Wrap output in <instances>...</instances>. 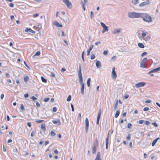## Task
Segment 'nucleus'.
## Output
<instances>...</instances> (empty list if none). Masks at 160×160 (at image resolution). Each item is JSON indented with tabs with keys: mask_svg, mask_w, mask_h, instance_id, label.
<instances>
[{
	"mask_svg": "<svg viewBox=\"0 0 160 160\" xmlns=\"http://www.w3.org/2000/svg\"><path fill=\"white\" fill-rule=\"evenodd\" d=\"M140 14V18H142L143 20L147 22H152V18L150 16L146 13H142Z\"/></svg>",
	"mask_w": 160,
	"mask_h": 160,
	"instance_id": "obj_1",
	"label": "nucleus"
},
{
	"mask_svg": "<svg viewBox=\"0 0 160 160\" xmlns=\"http://www.w3.org/2000/svg\"><path fill=\"white\" fill-rule=\"evenodd\" d=\"M141 13H137L135 12H130L128 13V17L129 18H140Z\"/></svg>",
	"mask_w": 160,
	"mask_h": 160,
	"instance_id": "obj_2",
	"label": "nucleus"
},
{
	"mask_svg": "<svg viewBox=\"0 0 160 160\" xmlns=\"http://www.w3.org/2000/svg\"><path fill=\"white\" fill-rule=\"evenodd\" d=\"M79 79V81L81 84V92L82 94L83 95L84 94V84L83 82V78H80Z\"/></svg>",
	"mask_w": 160,
	"mask_h": 160,
	"instance_id": "obj_3",
	"label": "nucleus"
},
{
	"mask_svg": "<svg viewBox=\"0 0 160 160\" xmlns=\"http://www.w3.org/2000/svg\"><path fill=\"white\" fill-rule=\"evenodd\" d=\"M100 24L103 28V29L102 31V33H104L105 32H108V28L104 23L103 22H101Z\"/></svg>",
	"mask_w": 160,
	"mask_h": 160,
	"instance_id": "obj_4",
	"label": "nucleus"
},
{
	"mask_svg": "<svg viewBox=\"0 0 160 160\" xmlns=\"http://www.w3.org/2000/svg\"><path fill=\"white\" fill-rule=\"evenodd\" d=\"M63 2L68 8H72V4L69 0H63Z\"/></svg>",
	"mask_w": 160,
	"mask_h": 160,
	"instance_id": "obj_5",
	"label": "nucleus"
},
{
	"mask_svg": "<svg viewBox=\"0 0 160 160\" xmlns=\"http://www.w3.org/2000/svg\"><path fill=\"white\" fill-rule=\"evenodd\" d=\"M146 83L143 82H139L136 84L135 85V87L137 88H138L139 87H143L146 85Z\"/></svg>",
	"mask_w": 160,
	"mask_h": 160,
	"instance_id": "obj_6",
	"label": "nucleus"
},
{
	"mask_svg": "<svg viewBox=\"0 0 160 160\" xmlns=\"http://www.w3.org/2000/svg\"><path fill=\"white\" fill-rule=\"evenodd\" d=\"M82 68L80 64H79V67L78 71V75L79 79L82 78V77L81 73Z\"/></svg>",
	"mask_w": 160,
	"mask_h": 160,
	"instance_id": "obj_7",
	"label": "nucleus"
},
{
	"mask_svg": "<svg viewBox=\"0 0 160 160\" xmlns=\"http://www.w3.org/2000/svg\"><path fill=\"white\" fill-rule=\"evenodd\" d=\"M85 130L86 132H88V128L89 125V121L87 118H86L85 119Z\"/></svg>",
	"mask_w": 160,
	"mask_h": 160,
	"instance_id": "obj_8",
	"label": "nucleus"
},
{
	"mask_svg": "<svg viewBox=\"0 0 160 160\" xmlns=\"http://www.w3.org/2000/svg\"><path fill=\"white\" fill-rule=\"evenodd\" d=\"M112 75L113 79H115L116 78L117 75L115 71V68L114 67L112 68Z\"/></svg>",
	"mask_w": 160,
	"mask_h": 160,
	"instance_id": "obj_9",
	"label": "nucleus"
},
{
	"mask_svg": "<svg viewBox=\"0 0 160 160\" xmlns=\"http://www.w3.org/2000/svg\"><path fill=\"white\" fill-rule=\"evenodd\" d=\"M52 122L54 124L58 126H59L61 124V122L60 121V120L58 119L53 120L52 121Z\"/></svg>",
	"mask_w": 160,
	"mask_h": 160,
	"instance_id": "obj_10",
	"label": "nucleus"
},
{
	"mask_svg": "<svg viewBox=\"0 0 160 160\" xmlns=\"http://www.w3.org/2000/svg\"><path fill=\"white\" fill-rule=\"evenodd\" d=\"M101 109H100L99 110V112H98L97 118V124L98 125L99 124V121L100 118L101 114Z\"/></svg>",
	"mask_w": 160,
	"mask_h": 160,
	"instance_id": "obj_11",
	"label": "nucleus"
},
{
	"mask_svg": "<svg viewBox=\"0 0 160 160\" xmlns=\"http://www.w3.org/2000/svg\"><path fill=\"white\" fill-rule=\"evenodd\" d=\"M25 31L26 32L31 33L33 34H35V32L32 30L30 28H27L25 29Z\"/></svg>",
	"mask_w": 160,
	"mask_h": 160,
	"instance_id": "obj_12",
	"label": "nucleus"
},
{
	"mask_svg": "<svg viewBox=\"0 0 160 160\" xmlns=\"http://www.w3.org/2000/svg\"><path fill=\"white\" fill-rule=\"evenodd\" d=\"M109 133L108 134V136L107 138L106 139V142H105V144H106V149H107L108 148V139H109Z\"/></svg>",
	"mask_w": 160,
	"mask_h": 160,
	"instance_id": "obj_13",
	"label": "nucleus"
},
{
	"mask_svg": "<svg viewBox=\"0 0 160 160\" xmlns=\"http://www.w3.org/2000/svg\"><path fill=\"white\" fill-rule=\"evenodd\" d=\"M120 31V29L119 28H117L113 30V33L114 34H117L119 33Z\"/></svg>",
	"mask_w": 160,
	"mask_h": 160,
	"instance_id": "obj_14",
	"label": "nucleus"
},
{
	"mask_svg": "<svg viewBox=\"0 0 160 160\" xmlns=\"http://www.w3.org/2000/svg\"><path fill=\"white\" fill-rule=\"evenodd\" d=\"M93 47H94V45H92L91 46H90L89 48L87 51V56L89 55L90 52L92 50Z\"/></svg>",
	"mask_w": 160,
	"mask_h": 160,
	"instance_id": "obj_15",
	"label": "nucleus"
},
{
	"mask_svg": "<svg viewBox=\"0 0 160 160\" xmlns=\"http://www.w3.org/2000/svg\"><path fill=\"white\" fill-rule=\"evenodd\" d=\"M160 139V138L158 137L154 139L152 143V146H154L155 144L157 143V141Z\"/></svg>",
	"mask_w": 160,
	"mask_h": 160,
	"instance_id": "obj_16",
	"label": "nucleus"
},
{
	"mask_svg": "<svg viewBox=\"0 0 160 160\" xmlns=\"http://www.w3.org/2000/svg\"><path fill=\"white\" fill-rule=\"evenodd\" d=\"M118 103V99L117 100L116 102L114 105V111H115L117 108V106Z\"/></svg>",
	"mask_w": 160,
	"mask_h": 160,
	"instance_id": "obj_17",
	"label": "nucleus"
},
{
	"mask_svg": "<svg viewBox=\"0 0 160 160\" xmlns=\"http://www.w3.org/2000/svg\"><path fill=\"white\" fill-rule=\"evenodd\" d=\"M54 24L55 25L57 26L58 27H62V25L59 24L58 22H54Z\"/></svg>",
	"mask_w": 160,
	"mask_h": 160,
	"instance_id": "obj_18",
	"label": "nucleus"
},
{
	"mask_svg": "<svg viewBox=\"0 0 160 160\" xmlns=\"http://www.w3.org/2000/svg\"><path fill=\"white\" fill-rule=\"evenodd\" d=\"M96 66L98 68H99L101 67V64L100 62L99 61H97L96 63Z\"/></svg>",
	"mask_w": 160,
	"mask_h": 160,
	"instance_id": "obj_19",
	"label": "nucleus"
},
{
	"mask_svg": "<svg viewBox=\"0 0 160 160\" xmlns=\"http://www.w3.org/2000/svg\"><path fill=\"white\" fill-rule=\"evenodd\" d=\"M138 46L140 48H144L145 46L143 44L141 43H139L138 44Z\"/></svg>",
	"mask_w": 160,
	"mask_h": 160,
	"instance_id": "obj_20",
	"label": "nucleus"
},
{
	"mask_svg": "<svg viewBox=\"0 0 160 160\" xmlns=\"http://www.w3.org/2000/svg\"><path fill=\"white\" fill-rule=\"evenodd\" d=\"M101 154L99 152H97V156L95 159H101L100 158Z\"/></svg>",
	"mask_w": 160,
	"mask_h": 160,
	"instance_id": "obj_21",
	"label": "nucleus"
},
{
	"mask_svg": "<svg viewBox=\"0 0 160 160\" xmlns=\"http://www.w3.org/2000/svg\"><path fill=\"white\" fill-rule=\"evenodd\" d=\"M132 3L135 5L139 3L138 0H132Z\"/></svg>",
	"mask_w": 160,
	"mask_h": 160,
	"instance_id": "obj_22",
	"label": "nucleus"
},
{
	"mask_svg": "<svg viewBox=\"0 0 160 160\" xmlns=\"http://www.w3.org/2000/svg\"><path fill=\"white\" fill-rule=\"evenodd\" d=\"M120 113V111L119 110H117L116 113L115 115V118H117L119 115V114Z\"/></svg>",
	"mask_w": 160,
	"mask_h": 160,
	"instance_id": "obj_23",
	"label": "nucleus"
},
{
	"mask_svg": "<svg viewBox=\"0 0 160 160\" xmlns=\"http://www.w3.org/2000/svg\"><path fill=\"white\" fill-rule=\"evenodd\" d=\"M13 154H14L15 155H17V154H18V151L17 149V148H15L13 150Z\"/></svg>",
	"mask_w": 160,
	"mask_h": 160,
	"instance_id": "obj_24",
	"label": "nucleus"
},
{
	"mask_svg": "<svg viewBox=\"0 0 160 160\" xmlns=\"http://www.w3.org/2000/svg\"><path fill=\"white\" fill-rule=\"evenodd\" d=\"M98 145V141L97 140H96L94 142L93 144V147H96Z\"/></svg>",
	"mask_w": 160,
	"mask_h": 160,
	"instance_id": "obj_25",
	"label": "nucleus"
},
{
	"mask_svg": "<svg viewBox=\"0 0 160 160\" xmlns=\"http://www.w3.org/2000/svg\"><path fill=\"white\" fill-rule=\"evenodd\" d=\"M90 81H91L90 78H88L87 81V86L88 87H89L90 86Z\"/></svg>",
	"mask_w": 160,
	"mask_h": 160,
	"instance_id": "obj_26",
	"label": "nucleus"
},
{
	"mask_svg": "<svg viewBox=\"0 0 160 160\" xmlns=\"http://www.w3.org/2000/svg\"><path fill=\"white\" fill-rule=\"evenodd\" d=\"M45 126H46L45 124H42L41 125V129L43 130H45L46 129Z\"/></svg>",
	"mask_w": 160,
	"mask_h": 160,
	"instance_id": "obj_27",
	"label": "nucleus"
},
{
	"mask_svg": "<svg viewBox=\"0 0 160 160\" xmlns=\"http://www.w3.org/2000/svg\"><path fill=\"white\" fill-rule=\"evenodd\" d=\"M96 147H93L92 149V153L93 154H94L95 153L96 151Z\"/></svg>",
	"mask_w": 160,
	"mask_h": 160,
	"instance_id": "obj_28",
	"label": "nucleus"
},
{
	"mask_svg": "<svg viewBox=\"0 0 160 160\" xmlns=\"http://www.w3.org/2000/svg\"><path fill=\"white\" fill-rule=\"evenodd\" d=\"M71 96L70 95H69L67 99V101L68 102H69L71 100Z\"/></svg>",
	"mask_w": 160,
	"mask_h": 160,
	"instance_id": "obj_29",
	"label": "nucleus"
},
{
	"mask_svg": "<svg viewBox=\"0 0 160 160\" xmlns=\"http://www.w3.org/2000/svg\"><path fill=\"white\" fill-rule=\"evenodd\" d=\"M141 67L142 68H145L146 67V65L145 64V63H142V62L141 63Z\"/></svg>",
	"mask_w": 160,
	"mask_h": 160,
	"instance_id": "obj_30",
	"label": "nucleus"
},
{
	"mask_svg": "<svg viewBox=\"0 0 160 160\" xmlns=\"http://www.w3.org/2000/svg\"><path fill=\"white\" fill-rule=\"evenodd\" d=\"M42 81V82H44L46 83L47 82V80L45 78H44L43 77H41Z\"/></svg>",
	"mask_w": 160,
	"mask_h": 160,
	"instance_id": "obj_31",
	"label": "nucleus"
},
{
	"mask_svg": "<svg viewBox=\"0 0 160 160\" xmlns=\"http://www.w3.org/2000/svg\"><path fill=\"white\" fill-rule=\"evenodd\" d=\"M147 58H144L142 60V62L145 63L147 62Z\"/></svg>",
	"mask_w": 160,
	"mask_h": 160,
	"instance_id": "obj_32",
	"label": "nucleus"
},
{
	"mask_svg": "<svg viewBox=\"0 0 160 160\" xmlns=\"http://www.w3.org/2000/svg\"><path fill=\"white\" fill-rule=\"evenodd\" d=\"M40 54V52L39 51H38L36 52L34 55L33 56L34 57L35 56H38Z\"/></svg>",
	"mask_w": 160,
	"mask_h": 160,
	"instance_id": "obj_33",
	"label": "nucleus"
},
{
	"mask_svg": "<svg viewBox=\"0 0 160 160\" xmlns=\"http://www.w3.org/2000/svg\"><path fill=\"white\" fill-rule=\"evenodd\" d=\"M24 80L25 82H27L28 80V76H26L24 77Z\"/></svg>",
	"mask_w": 160,
	"mask_h": 160,
	"instance_id": "obj_34",
	"label": "nucleus"
},
{
	"mask_svg": "<svg viewBox=\"0 0 160 160\" xmlns=\"http://www.w3.org/2000/svg\"><path fill=\"white\" fill-rule=\"evenodd\" d=\"M20 108H21V110H22V111L25 110V108H24V107L23 105L22 104H21Z\"/></svg>",
	"mask_w": 160,
	"mask_h": 160,
	"instance_id": "obj_35",
	"label": "nucleus"
},
{
	"mask_svg": "<svg viewBox=\"0 0 160 160\" xmlns=\"http://www.w3.org/2000/svg\"><path fill=\"white\" fill-rule=\"evenodd\" d=\"M51 135L52 136H54L56 134L55 132L53 131H52L51 132Z\"/></svg>",
	"mask_w": 160,
	"mask_h": 160,
	"instance_id": "obj_36",
	"label": "nucleus"
},
{
	"mask_svg": "<svg viewBox=\"0 0 160 160\" xmlns=\"http://www.w3.org/2000/svg\"><path fill=\"white\" fill-rule=\"evenodd\" d=\"M154 72H156V70L155 69H154L151 71H150V72H149L148 73V74H150L151 73Z\"/></svg>",
	"mask_w": 160,
	"mask_h": 160,
	"instance_id": "obj_37",
	"label": "nucleus"
},
{
	"mask_svg": "<svg viewBox=\"0 0 160 160\" xmlns=\"http://www.w3.org/2000/svg\"><path fill=\"white\" fill-rule=\"evenodd\" d=\"M147 32H143L142 33V35L143 38H144L145 37L147 34Z\"/></svg>",
	"mask_w": 160,
	"mask_h": 160,
	"instance_id": "obj_38",
	"label": "nucleus"
},
{
	"mask_svg": "<svg viewBox=\"0 0 160 160\" xmlns=\"http://www.w3.org/2000/svg\"><path fill=\"white\" fill-rule=\"evenodd\" d=\"M130 136H131L130 134H128V136H127V139L129 141L130 140V139H131Z\"/></svg>",
	"mask_w": 160,
	"mask_h": 160,
	"instance_id": "obj_39",
	"label": "nucleus"
},
{
	"mask_svg": "<svg viewBox=\"0 0 160 160\" xmlns=\"http://www.w3.org/2000/svg\"><path fill=\"white\" fill-rule=\"evenodd\" d=\"M143 2V4H144V6L146 5H148L149 4V3H150L149 1H147V2Z\"/></svg>",
	"mask_w": 160,
	"mask_h": 160,
	"instance_id": "obj_40",
	"label": "nucleus"
},
{
	"mask_svg": "<svg viewBox=\"0 0 160 160\" xmlns=\"http://www.w3.org/2000/svg\"><path fill=\"white\" fill-rule=\"evenodd\" d=\"M108 50H104L103 51V54L104 55H107L108 53Z\"/></svg>",
	"mask_w": 160,
	"mask_h": 160,
	"instance_id": "obj_41",
	"label": "nucleus"
},
{
	"mask_svg": "<svg viewBox=\"0 0 160 160\" xmlns=\"http://www.w3.org/2000/svg\"><path fill=\"white\" fill-rule=\"evenodd\" d=\"M43 121H44V120H37L35 122L37 123H41Z\"/></svg>",
	"mask_w": 160,
	"mask_h": 160,
	"instance_id": "obj_42",
	"label": "nucleus"
},
{
	"mask_svg": "<svg viewBox=\"0 0 160 160\" xmlns=\"http://www.w3.org/2000/svg\"><path fill=\"white\" fill-rule=\"evenodd\" d=\"M91 59H92V60H93V59H94L95 58V56L94 55V54H92L91 56Z\"/></svg>",
	"mask_w": 160,
	"mask_h": 160,
	"instance_id": "obj_43",
	"label": "nucleus"
},
{
	"mask_svg": "<svg viewBox=\"0 0 160 160\" xmlns=\"http://www.w3.org/2000/svg\"><path fill=\"white\" fill-rule=\"evenodd\" d=\"M93 14H94V13L92 11H91L90 12V14H91L90 17H91V18H92L93 17Z\"/></svg>",
	"mask_w": 160,
	"mask_h": 160,
	"instance_id": "obj_44",
	"label": "nucleus"
},
{
	"mask_svg": "<svg viewBox=\"0 0 160 160\" xmlns=\"http://www.w3.org/2000/svg\"><path fill=\"white\" fill-rule=\"evenodd\" d=\"M149 108L148 107H145L144 108L143 110L144 111H148L149 110Z\"/></svg>",
	"mask_w": 160,
	"mask_h": 160,
	"instance_id": "obj_45",
	"label": "nucleus"
},
{
	"mask_svg": "<svg viewBox=\"0 0 160 160\" xmlns=\"http://www.w3.org/2000/svg\"><path fill=\"white\" fill-rule=\"evenodd\" d=\"M49 98H45L44 100H43V101L45 102H47L49 100Z\"/></svg>",
	"mask_w": 160,
	"mask_h": 160,
	"instance_id": "obj_46",
	"label": "nucleus"
},
{
	"mask_svg": "<svg viewBox=\"0 0 160 160\" xmlns=\"http://www.w3.org/2000/svg\"><path fill=\"white\" fill-rule=\"evenodd\" d=\"M144 120H140L138 121V123L139 124H142L144 122Z\"/></svg>",
	"mask_w": 160,
	"mask_h": 160,
	"instance_id": "obj_47",
	"label": "nucleus"
},
{
	"mask_svg": "<svg viewBox=\"0 0 160 160\" xmlns=\"http://www.w3.org/2000/svg\"><path fill=\"white\" fill-rule=\"evenodd\" d=\"M155 69L156 70V72H158L159 71H160V66Z\"/></svg>",
	"mask_w": 160,
	"mask_h": 160,
	"instance_id": "obj_48",
	"label": "nucleus"
},
{
	"mask_svg": "<svg viewBox=\"0 0 160 160\" xmlns=\"http://www.w3.org/2000/svg\"><path fill=\"white\" fill-rule=\"evenodd\" d=\"M116 58V56H113L111 59V61H114Z\"/></svg>",
	"mask_w": 160,
	"mask_h": 160,
	"instance_id": "obj_49",
	"label": "nucleus"
},
{
	"mask_svg": "<svg viewBox=\"0 0 160 160\" xmlns=\"http://www.w3.org/2000/svg\"><path fill=\"white\" fill-rule=\"evenodd\" d=\"M36 105L38 107H40V104L38 102V101L36 102Z\"/></svg>",
	"mask_w": 160,
	"mask_h": 160,
	"instance_id": "obj_50",
	"label": "nucleus"
},
{
	"mask_svg": "<svg viewBox=\"0 0 160 160\" xmlns=\"http://www.w3.org/2000/svg\"><path fill=\"white\" fill-rule=\"evenodd\" d=\"M152 125H154V126L156 127H157L158 126L157 123L155 122H154L152 123Z\"/></svg>",
	"mask_w": 160,
	"mask_h": 160,
	"instance_id": "obj_51",
	"label": "nucleus"
},
{
	"mask_svg": "<svg viewBox=\"0 0 160 160\" xmlns=\"http://www.w3.org/2000/svg\"><path fill=\"white\" fill-rule=\"evenodd\" d=\"M30 98L31 99H32L33 100H36L37 99V98L36 97H35L34 96H32V97H31Z\"/></svg>",
	"mask_w": 160,
	"mask_h": 160,
	"instance_id": "obj_52",
	"label": "nucleus"
},
{
	"mask_svg": "<svg viewBox=\"0 0 160 160\" xmlns=\"http://www.w3.org/2000/svg\"><path fill=\"white\" fill-rule=\"evenodd\" d=\"M71 107L72 108V112L74 111V106L72 104H71Z\"/></svg>",
	"mask_w": 160,
	"mask_h": 160,
	"instance_id": "obj_53",
	"label": "nucleus"
},
{
	"mask_svg": "<svg viewBox=\"0 0 160 160\" xmlns=\"http://www.w3.org/2000/svg\"><path fill=\"white\" fill-rule=\"evenodd\" d=\"M50 75L52 77L54 78L55 77V75L52 72H50Z\"/></svg>",
	"mask_w": 160,
	"mask_h": 160,
	"instance_id": "obj_54",
	"label": "nucleus"
},
{
	"mask_svg": "<svg viewBox=\"0 0 160 160\" xmlns=\"http://www.w3.org/2000/svg\"><path fill=\"white\" fill-rule=\"evenodd\" d=\"M53 111L54 112H56L57 111V108H56L54 107L52 109Z\"/></svg>",
	"mask_w": 160,
	"mask_h": 160,
	"instance_id": "obj_55",
	"label": "nucleus"
},
{
	"mask_svg": "<svg viewBox=\"0 0 160 160\" xmlns=\"http://www.w3.org/2000/svg\"><path fill=\"white\" fill-rule=\"evenodd\" d=\"M9 6L11 8H13L14 6V5L13 3H11L9 4Z\"/></svg>",
	"mask_w": 160,
	"mask_h": 160,
	"instance_id": "obj_56",
	"label": "nucleus"
},
{
	"mask_svg": "<svg viewBox=\"0 0 160 160\" xmlns=\"http://www.w3.org/2000/svg\"><path fill=\"white\" fill-rule=\"evenodd\" d=\"M132 126V124L131 123H129L128 124L127 128H130Z\"/></svg>",
	"mask_w": 160,
	"mask_h": 160,
	"instance_id": "obj_57",
	"label": "nucleus"
},
{
	"mask_svg": "<svg viewBox=\"0 0 160 160\" xmlns=\"http://www.w3.org/2000/svg\"><path fill=\"white\" fill-rule=\"evenodd\" d=\"M147 52H145L143 53H142V56L143 57L144 56L147 55Z\"/></svg>",
	"mask_w": 160,
	"mask_h": 160,
	"instance_id": "obj_58",
	"label": "nucleus"
},
{
	"mask_svg": "<svg viewBox=\"0 0 160 160\" xmlns=\"http://www.w3.org/2000/svg\"><path fill=\"white\" fill-rule=\"evenodd\" d=\"M28 96H29V95H28V93H27L24 94V98H28Z\"/></svg>",
	"mask_w": 160,
	"mask_h": 160,
	"instance_id": "obj_59",
	"label": "nucleus"
},
{
	"mask_svg": "<svg viewBox=\"0 0 160 160\" xmlns=\"http://www.w3.org/2000/svg\"><path fill=\"white\" fill-rule=\"evenodd\" d=\"M24 63L26 66L29 69H30V68L28 66L25 61H24Z\"/></svg>",
	"mask_w": 160,
	"mask_h": 160,
	"instance_id": "obj_60",
	"label": "nucleus"
},
{
	"mask_svg": "<svg viewBox=\"0 0 160 160\" xmlns=\"http://www.w3.org/2000/svg\"><path fill=\"white\" fill-rule=\"evenodd\" d=\"M150 123V122L148 121H145V124L146 125H148Z\"/></svg>",
	"mask_w": 160,
	"mask_h": 160,
	"instance_id": "obj_61",
	"label": "nucleus"
},
{
	"mask_svg": "<svg viewBox=\"0 0 160 160\" xmlns=\"http://www.w3.org/2000/svg\"><path fill=\"white\" fill-rule=\"evenodd\" d=\"M66 70L65 68H62L61 70V72H64L66 71Z\"/></svg>",
	"mask_w": 160,
	"mask_h": 160,
	"instance_id": "obj_62",
	"label": "nucleus"
},
{
	"mask_svg": "<svg viewBox=\"0 0 160 160\" xmlns=\"http://www.w3.org/2000/svg\"><path fill=\"white\" fill-rule=\"evenodd\" d=\"M145 102L147 103H149L151 102V100H147Z\"/></svg>",
	"mask_w": 160,
	"mask_h": 160,
	"instance_id": "obj_63",
	"label": "nucleus"
},
{
	"mask_svg": "<svg viewBox=\"0 0 160 160\" xmlns=\"http://www.w3.org/2000/svg\"><path fill=\"white\" fill-rule=\"evenodd\" d=\"M39 16V14L38 13H36L33 15V17H36Z\"/></svg>",
	"mask_w": 160,
	"mask_h": 160,
	"instance_id": "obj_64",
	"label": "nucleus"
}]
</instances>
